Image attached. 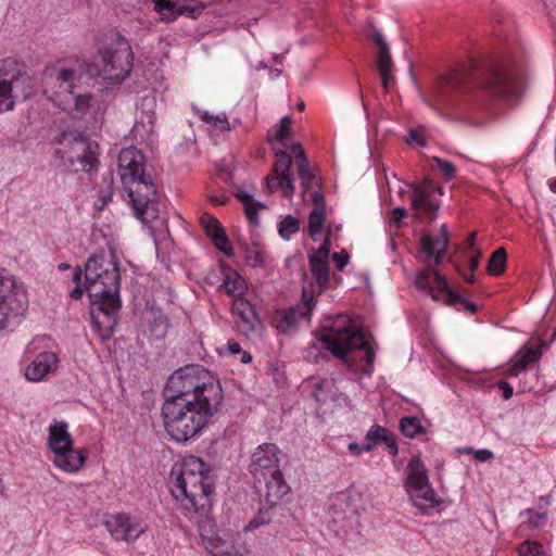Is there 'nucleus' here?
Masks as SVG:
<instances>
[{
    "instance_id": "a19ab883",
    "label": "nucleus",
    "mask_w": 556,
    "mask_h": 556,
    "mask_svg": "<svg viewBox=\"0 0 556 556\" xmlns=\"http://www.w3.org/2000/svg\"><path fill=\"white\" fill-rule=\"evenodd\" d=\"M300 229L299 219L288 215L278 225V232L281 238L289 240L290 237L296 233Z\"/></svg>"
},
{
    "instance_id": "f704fd0d",
    "label": "nucleus",
    "mask_w": 556,
    "mask_h": 556,
    "mask_svg": "<svg viewBox=\"0 0 556 556\" xmlns=\"http://www.w3.org/2000/svg\"><path fill=\"white\" fill-rule=\"evenodd\" d=\"M237 198L241 201L249 222L256 225L258 223V211L264 208L265 205L245 191H239Z\"/></svg>"
},
{
    "instance_id": "ddd939ff",
    "label": "nucleus",
    "mask_w": 556,
    "mask_h": 556,
    "mask_svg": "<svg viewBox=\"0 0 556 556\" xmlns=\"http://www.w3.org/2000/svg\"><path fill=\"white\" fill-rule=\"evenodd\" d=\"M62 157L71 164L78 163L86 173H92L98 169L100 147L97 141L86 136H77L68 142V149L61 151Z\"/></svg>"
},
{
    "instance_id": "f3484780",
    "label": "nucleus",
    "mask_w": 556,
    "mask_h": 556,
    "mask_svg": "<svg viewBox=\"0 0 556 556\" xmlns=\"http://www.w3.org/2000/svg\"><path fill=\"white\" fill-rule=\"evenodd\" d=\"M275 155L276 162L271 174L266 178L267 188L271 192L280 189L286 198H290L295 190L290 174L292 165L291 156L282 149H277Z\"/></svg>"
},
{
    "instance_id": "69168bd1",
    "label": "nucleus",
    "mask_w": 556,
    "mask_h": 556,
    "mask_svg": "<svg viewBox=\"0 0 556 556\" xmlns=\"http://www.w3.org/2000/svg\"><path fill=\"white\" fill-rule=\"evenodd\" d=\"M258 525L257 523H254V521H251L245 528H244V531H251L255 528H257Z\"/></svg>"
},
{
    "instance_id": "2f4dec72",
    "label": "nucleus",
    "mask_w": 556,
    "mask_h": 556,
    "mask_svg": "<svg viewBox=\"0 0 556 556\" xmlns=\"http://www.w3.org/2000/svg\"><path fill=\"white\" fill-rule=\"evenodd\" d=\"M342 396L333 378H323L315 383L314 397L319 403L339 402Z\"/></svg>"
},
{
    "instance_id": "37998d69",
    "label": "nucleus",
    "mask_w": 556,
    "mask_h": 556,
    "mask_svg": "<svg viewBox=\"0 0 556 556\" xmlns=\"http://www.w3.org/2000/svg\"><path fill=\"white\" fill-rule=\"evenodd\" d=\"M349 500L350 496L344 492L334 494L330 498V510H332L334 515L345 513L350 507Z\"/></svg>"
},
{
    "instance_id": "9b49d317",
    "label": "nucleus",
    "mask_w": 556,
    "mask_h": 556,
    "mask_svg": "<svg viewBox=\"0 0 556 556\" xmlns=\"http://www.w3.org/2000/svg\"><path fill=\"white\" fill-rule=\"evenodd\" d=\"M406 488L414 506L421 510L433 508L440 504L419 457H413L409 460Z\"/></svg>"
},
{
    "instance_id": "4468645a",
    "label": "nucleus",
    "mask_w": 556,
    "mask_h": 556,
    "mask_svg": "<svg viewBox=\"0 0 556 556\" xmlns=\"http://www.w3.org/2000/svg\"><path fill=\"white\" fill-rule=\"evenodd\" d=\"M441 194V188L431 180H424L416 186L412 193V206L416 217L422 222L433 220L440 210Z\"/></svg>"
},
{
    "instance_id": "774afa93",
    "label": "nucleus",
    "mask_w": 556,
    "mask_h": 556,
    "mask_svg": "<svg viewBox=\"0 0 556 556\" xmlns=\"http://www.w3.org/2000/svg\"><path fill=\"white\" fill-rule=\"evenodd\" d=\"M465 279H466L468 282H473V281H475V275H473V273H471L469 276H465Z\"/></svg>"
},
{
    "instance_id": "680f3d73",
    "label": "nucleus",
    "mask_w": 556,
    "mask_h": 556,
    "mask_svg": "<svg viewBox=\"0 0 556 556\" xmlns=\"http://www.w3.org/2000/svg\"><path fill=\"white\" fill-rule=\"evenodd\" d=\"M476 232H471L469 233L467 240H466V249L469 250L470 252L473 251V245H475V242H476Z\"/></svg>"
},
{
    "instance_id": "f257e3e1",
    "label": "nucleus",
    "mask_w": 556,
    "mask_h": 556,
    "mask_svg": "<svg viewBox=\"0 0 556 556\" xmlns=\"http://www.w3.org/2000/svg\"><path fill=\"white\" fill-rule=\"evenodd\" d=\"M102 71L80 59L59 60L46 66L42 73L43 94L74 118L85 117L94 108L86 89L93 86L100 73L110 84H121L132 67L131 48L121 40L102 52Z\"/></svg>"
},
{
    "instance_id": "393cba45",
    "label": "nucleus",
    "mask_w": 556,
    "mask_h": 556,
    "mask_svg": "<svg viewBox=\"0 0 556 556\" xmlns=\"http://www.w3.org/2000/svg\"><path fill=\"white\" fill-rule=\"evenodd\" d=\"M200 224L217 250L222 251L226 255L232 254V248L227 235L216 217L208 213H202L200 216Z\"/></svg>"
},
{
    "instance_id": "c85d7f7f",
    "label": "nucleus",
    "mask_w": 556,
    "mask_h": 556,
    "mask_svg": "<svg viewBox=\"0 0 556 556\" xmlns=\"http://www.w3.org/2000/svg\"><path fill=\"white\" fill-rule=\"evenodd\" d=\"M303 317L305 315L301 307L278 309L273 316V324L280 332L286 333L291 331Z\"/></svg>"
},
{
    "instance_id": "f03ea898",
    "label": "nucleus",
    "mask_w": 556,
    "mask_h": 556,
    "mask_svg": "<svg viewBox=\"0 0 556 556\" xmlns=\"http://www.w3.org/2000/svg\"><path fill=\"white\" fill-rule=\"evenodd\" d=\"M162 405L164 428L176 442L198 438L219 410L224 393L210 370L190 365L168 378Z\"/></svg>"
},
{
    "instance_id": "20e7f679",
    "label": "nucleus",
    "mask_w": 556,
    "mask_h": 556,
    "mask_svg": "<svg viewBox=\"0 0 556 556\" xmlns=\"http://www.w3.org/2000/svg\"><path fill=\"white\" fill-rule=\"evenodd\" d=\"M168 484L173 497L190 519L208 516L214 481L208 466L201 458L191 455L175 463Z\"/></svg>"
},
{
    "instance_id": "e2e57ef3",
    "label": "nucleus",
    "mask_w": 556,
    "mask_h": 556,
    "mask_svg": "<svg viewBox=\"0 0 556 556\" xmlns=\"http://www.w3.org/2000/svg\"><path fill=\"white\" fill-rule=\"evenodd\" d=\"M71 296L76 300L80 299L83 296V289L79 287L74 288L71 292Z\"/></svg>"
},
{
    "instance_id": "bb28decb",
    "label": "nucleus",
    "mask_w": 556,
    "mask_h": 556,
    "mask_svg": "<svg viewBox=\"0 0 556 556\" xmlns=\"http://www.w3.org/2000/svg\"><path fill=\"white\" fill-rule=\"evenodd\" d=\"M291 124L292 119L289 115L281 118L280 123L271 127L268 130L267 139L273 149H290L292 152V146L295 143L291 142Z\"/></svg>"
},
{
    "instance_id": "49530a36",
    "label": "nucleus",
    "mask_w": 556,
    "mask_h": 556,
    "mask_svg": "<svg viewBox=\"0 0 556 556\" xmlns=\"http://www.w3.org/2000/svg\"><path fill=\"white\" fill-rule=\"evenodd\" d=\"M383 59H384V91H386L389 88V86L393 84L391 55H390L389 48L386 42H384Z\"/></svg>"
},
{
    "instance_id": "a878e982",
    "label": "nucleus",
    "mask_w": 556,
    "mask_h": 556,
    "mask_svg": "<svg viewBox=\"0 0 556 556\" xmlns=\"http://www.w3.org/2000/svg\"><path fill=\"white\" fill-rule=\"evenodd\" d=\"M421 249L430 256H434L435 265L441 264L442 257L448 244V231L446 225H442L438 236L424 235L420 239Z\"/></svg>"
},
{
    "instance_id": "2eb2a0df",
    "label": "nucleus",
    "mask_w": 556,
    "mask_h": 556,
    "mask_svg": "<svg viewBox=\"0 0 556 556\" xmlns=\"http://www.w3.org/2000/svg\"><path fill=\"white\" fill-rule=\"evenodd\" d=\"M104 525L115 541L126 543L136 542L148 528L141 519L124 513L109 516Z\"/></svg>"
},
{
    "instance_id": "13d9d810",
    "label": "nucleus",
    "mask_w": 556,
    "mask_h": 556,
    "mask_svg": "<svg viewBox=\"0 0 556 556\" xmlns=\"http://www.w3.org/2000/svg\"><path fill=\"white\" fill-rule=\"evenodd\" d=\"M227 349L231 355H237L242 352L241 345L235 340L228 341Z\"/></svg>"
},
{
    "instance_id": "b1692460",
    "label": "nucleus",
    "mask_w": 556,
    "mask_h": 556,
    "mask_svg": "<svg viewBox=\"0 0 556 556\" xmlns=\"http://www.w3.org/2000/svg\"><path fill=\"white\" fill-rule=\"evenodd\" d=\"M219 268L223 276L219 290L225 292L232 301L244 298L249 290L247 279L225 264H222Z\"/></svg>"
},
{
    "instance_id": "4be33fe9",
    "label": "nucleus",
    "mask_w": 556,
    "mask_h": 556,
    "mask_svg": "<svg viewBox=\"0 0 556 556\" xmlns=\"http://www.w3.org/2000/svg\"><path fill=\"white\" fill-rule=\"evenodd\" d=\"M545 343L541 339L528 341L516 353L513 358V364L508 369L511 377H517L519 374L526 371L530 364L538 362L542 355L543 346Z\"/></svg>"
},
{
    "instance_id": "3c124183",
    "label": "nucleus",
    "mask_w": 556,
    "mask_h": 556,
    "mask_svg": "<svg viewBox=\"0 0 556 556\" xmlns=\"http://www.w3.org/2000/svg\"><path fill=\"white\" fill-rule=\"evenodd\" d=\"M248 260L252 263L253 266H263L265 263V256L263 252L257 249L249 251Z\"/></svg>"
},
{
    "instance_id": "473e14b6",
    "label": "nucleus",
    "mask_w": 556,
    "mask_h": 556,
    "mask_svg": "<svg viewBox=\"0 0 556 556\" xmlns=\"http://www.w3.org/2000/svg\"><path fill=\"white\" fill-rule=\"evenodd\" d=\"M155 106H156V102L153 97H146L142 99L141 111H140L138 121L136 122V125H135V131L138 132L139 128L141 126L143 128H146L147 134L153 131V126H154L155 118H156Z\"/></svg>"
},
{
    "instance_id": "dca6fc26",
    "label": "nucleus",
    "mask_w": 556,
    "mask_h": 556,
    "mask_svg": "<svg viewBox=\"0 0 556 556\" xmlns=\"http://www.w3.org/2000/svg\"><path fill=\"white\" fill-rule=\"evenodd\" d=\"M279 448L274 443L258 445L252 454L250 471L254 479L262 482L268 475L277 473L280 470Z\"/></svg>"
},
{
    "instance_id": "052dcab7",
    "label": "nucleus",
    "mask_w": 556,
    "mask_h": 556,
    "mask_svg": "<svg viewBox=\"0 0 556 556\" xmlns=\"http://www.w3.org/2000/svg\"><path fill=\"white\" fill-rule=\"evenodd\" d=\"M210 201L214 205H224V204H226L229 201V197H227L225 194L211 195L210 197Z\"/></svg>"
},
{
    "instance_id": "0eeeda50",
    "label": "nucleus",
    "mask_w": 556,
    "mask_h": 556,
    "mask_svg": "<svg viewBox=\"0 0 556 556\" xmlns=\"http://www.w3.org/2000/svg\"><path fill=\"white\" fill-rule=\"evenodd\" d=\"M47 448L49 459L55 468L66 473H77L86 464L83 448L74 447L68 426L63 420H53L48 427Z\"/></svg>"
},
{
    "instance_id": "5fc2aeb1",
    "label": "nucleus",
    "mask_w": 556,
    "mask_h": 556,
    "mask_svg": "<svg viewBox=\"0 0 556 556\" xmlns=\"http://www.w3.org/2000/svg\"><path fill=\"white\" fill-rule=\"evenodd\" d=\"M493 452L490 450H478L475 452V458L479 462H488L493 458Z\"/></svg>"
},
{
    "instance_id": "9d476101",
    "label": "nucleus",
    "mask_w": 556,
    "mask_h": 556,
    "mask_svg": "<svg viewBox=\"0 0 556 556\" xmlns=\"http://www.w3.org/2000/svg\"><path fill=\"white\" fill-rule=\"evenodd\" d=\"M27 306L26 291L17 285L13 276L0 269V328L4 329L16 323Z\"/></svg>"
},
{
    "instance_id": "09e8293b",
    "label": "nucleus",
    "mask_w": 556,
    "mask_h": 556,
    "mask_svg": "<svg viewBox=\"0 0 556 556\" xmlns=\"http://www.w3.org/2000/svg\"><path fill=\"white\" fill-rule=\"evenodd\" d=\"M350 260L349 253L345 250L341 252H336L332 254V261L334 262L337 269L339 271L343 270V268L348 265Z\"/></svg>"
},
{
    "instance_id": "a18cd8bd",
    "label": "nucleus",
    "mask_w": 556,
    "mask_h": 556,
    "mask_svg": "<svg viewBox=\"0 0 556 556\" xmlns=\"http://www.w3.org/2000/svg\"><path fill=\"white\" fill-rule=\"evenodd\" d=\"M426 130L424 127L412 128L408 131L407 143L416 144L418 147H426L427 142L425 139Z\"/></svg>"
},
{
    "instance_id": "6e6552de",
    "label": "nucleus",
    "mask_w": 556,
    "mask_h": 556,
    "mask_svg": "<svg viewBox=\"0 0 556 556\" xmlns=\"http://www.w3.org/2000/svg\"><path fill=\"white\" fill-rule=\"evenodd\" d=\"M34 79L13 59L0 61V114L12 111L18 99L34 93Z\"/></svg>"
},
{
    "instance_id": "c03bdc74",
    "label": "nucleus",
    "mask_w": 556,
    "mask_h": 556,
    "mask_svg": "<svg viewBox=\"0 0 556 556\" xmlns=\"http://www.w3.org/2000/svg\"><path fill=\"white\" fill-rule=\"evenodd\" d=\"M316 292L318 293L316 286L315 287L304 286V288H303V293H302L303 307H301V308L304 312L305 316H308V314L311 313L313 300H314Z\"/></svg>"
},
{
    "instance_id": "72a5a7b5",
    "label": "nucleus",
    "mask_w": 556,
    "mask_h": 556,
    "mask_svg": "<svg viewBox=\"0 0 556 556\" xmlns=\"http://www.w3.org/2000/svg\"><path fill=\"white\" fill-rule=\"evenodd\" d=\"M382 442V428L380 426L371 427L366 434V443L358 444L352 442L348 445L349 451L353 455H359L362 452H369L374 446Z\"/></svg>"
},
{
    "instance_id": "5701e85b",
    "label": "nucleus",
    "mask_w": 556,
    "mask_h": 556,
    "mask_svg": "<svg viewBox=\"0 0 556 556\" xmlns=\"http://www.w3.org/2000/svg\"><path fill=\"white\" fill-rule=\"evenodd\" d=\"M201 544L204 549L213 556H244L250 553V548L247 544L240 546L229 544L214 533L208 535L201 532Z\"/></svg>"
},
{
    "instance_id": "cd10ccee",
    "label": "nucleus",
    "mask_w": 556,
    "mask_h": 556,
    "mask_svg": "<svg viewBox=\"0 0 556 556\" xmlns=\"http://www.w3.org/2000/svg\"><path fill=\"white\" fill-rule=\"evenodd\" d=\"M314 208L308 215V236L316 240L324 228L326 211H325V201L324 195L321 193H314L313 202Z\"/></svg>"
},
{
    "instance_id": "4c0bfd02",
    "label": "nucleus",
    "mask_w": 556,
    "mask_h": 556,
    "mask_svg": "<svg viewBox=\"0 0 556 556\" xmlns=\"http://www.w3.org/2000/svg\"><path fill=\"white\" fill-rule=\"evenodd\" d=\"M507 254L504 248H498L490 257L488 273L492 276H500L506 265Z\"/></svg>"
},
{
    "instance_id": "ea45409f",
    "label": "nucleus",
    "mask_w": 556,
    "mask_h": 556,
    "mask_svg": "<svg viewBox=\"0 0 556 556\" xmlns=\"http://www.w3.org/2000/svg\"><path fill=\"white\" fill-rule=\"evenodd\" d=\"M366 36L367 38L371 39L378 48L376 55V70L382 77V36L380 31L374 27L372 24L368 25L366 29Z\"/></svg>"
},
{
    "instance_id": "f8f14e48",
    "label": "nucleus",
    "mask_w": 556,
    "mask_h": 556,
    "mask_svg": "<svg viewBox=\"0 0 556 556\" xmlns=\"http://www.w3.org/2000/svg\"><path fill=\"white\" fill-rule=\"evenodd\" d=\"M415 286L434 300L443 299L448 305L464 304L470 312L477 309L476 304L467 303L462 294L452 290L445 278L435 269L419 271L415 278Z\"/></svg>"
},
{
    "instance_id": "58836bf2",
    "label": "nucleus",
    "mask_w": 556,
    "mask_h": 556,
    "mask_svg": "<svg viewBox=\"0 0 556 556\" xmlns=\"http://www.w3.org/2000/svg\"><path fill=\"white\" fill-rule=\"evenodd\" d=\"M400 429L407 438H415L419 433H424L425 429L418 417H403L400 421Z\"/></svg>"
},
{
    "instance_id": "1a4fd4ad",
    "label": "nucleus",
    "mask_w": 556,
    "mask_h": 556,
    "mask_svg": "<svg viewBox=\"0 0 556 556\" xmlns=\"http://www.w3.org/2000/svg\"><path fill=\"white\" fill-rule=\"evenodd\" d=\"M483 86L497 96L518 99L526 88L525 72L511 61L495 62L484 71Z\"/></svg>"
},
{
    "instance_id": "7c9ffc66",
    "label": "nucleus",
    "mask_w": 556,
    "mask_h": 556,
    "mask_svg": "<svg viewBox=\"0 0 556 556\" xmlns=\"http://www.w3.org/2000/svg\"><path fill=\"white\" fill-rule=\"evenodd\" d=\"M466 68L453 70L445 78H442L434 89L435 97L440 99L448 90H460L468 79Z\"/></svg>"
},
{
    "instance_id": "603ef678",
    "label": "nucleus",
    "mask_w": 556,
    "mask_h": 556,
    "mask_svg": "<svg viewBox=\"0 0 556 556\" xmlns=\"http://www.w3.org/2000/svg\"><path fill=\"white\" fill-rule=\"evenodd\" d=\"M384 448L389 451L390 454H397V445L393 434L384 429Z\"/></svg>"
},
{
    "instance_id": "79ce46f5",
    "label": "nucleus",
    "mask_w": 556,
    "mask_h": 556,
    "mask_svg": "<svg viewBox=\"0 0 556 556\" xmlns=\"http://www.w3.org/2000/svg\"><path fill=\"white\" fill-rule=\"evenodd\" d=\"M520 556H548L543 546L538 542L525 541L518 547Z\"/></svg>"
},
{
    "instance_id": "de8ad7c7",
    "label": "nucleus",
    "mask_w": 556,
    "mask_h": 556,
    "mask_svg": "<svg viewBox=\"0 0 556 556\" xmlns=\"http://www.w3.org/2000/svg\"><path fill=\"white\" fill-rule=\"evenodd\" d=\"M435 162L438 164L439 170L446 179H451L454 177L455 166L451 162L443 161L441 159H435Z\"/></svg>"
},
{
    "instance_id": "412c9836",
    "label": "nucleus",
    "mask_w": 556,
    "mask_h": 556,
    "mask_svg": "<svg viewBox=\"0 0 556 556\" xmlns=\"http://www.w3.org/2000/svg\"><path fill=\"white\" fill-rule=\"evenodd\" d=\"M292 153H294V156L298 159V172L303 188V199L304 201L313 202L314 193H321L319 179L311 170L308 161L301 144L292 146Z\"/></svg>"
},
{
    "instance_id": "7ed1b4c3",
    "label": "nucleus",
    "mask_w": 556,
    "mask_h": 556,
    "mask_svg": "<svg viewBox=\"0 0 556 556\" xmlns=\"http://www.w3.org/2000/svg\"><path fill=\"white\" fill-rule=\"evenodd\" d=\"M119 267L113 252L92 255L85 265L86 291L91 301L92 330L101 340L113 333L119 309Z\"/></svg>"
},
{
    "instance_id": "338daca9",
    "label": "nucleus",
    "mask_w": 556,
    "mask_h": 556,
    "mask_svg": "<svg viewBox=\"0 0 556 556\" xmlns=\"http://www.w3.org/2000/svg\"><path fill=\"white\" fill-rule=\"evenodd\" d=\"M549 188L552 191L556 192V178L549 180Z\"/></svg>"
},
{
    "instance_id": "39448f33",
    "label": "nucleus",
    "mask_w": 556,
    "mask_h": 556,
    "mask_svg": "<svg viewBox=\"0 0 556 556\" xmlns=\"http://www.w3.org/2000/svg\"><path fill=\"white\" fill-rule=\"evenodd\" d=\"M319 340L349 368L369 374L375 353L358 325L348 315L339 314L323 321Z\"/></svg>"
},
{
    "instance_id": "aec40b11",
    "label": "nucleus",
    "mask_w": 556,
    "mask_h": 556,
    "mask_svg": "<svg viewBox=\"0 0 556 556\" xmlns=\"http://www.w3.org/2000/svg\"><path fill=\"white\" fill-rule=\"evenodd\" d=\"M231 314L238 329L245 336H250L261 327V321L254 307L245 296L232 301Z\"/></svg>"
},
{
    "instance_id": "bf43d9fd",
    "label": "nucleus",
    "mask_w": 556,
    "mask_h": 556,
    "mask_svg": "<svg viewBox=\"0 0 556 556\" xmlns=\"http://www.w3.org/2000/svg\"><path fill=\"white\" fill-rule=\"evenodd\" d=\"M481 252L477 251L476 254H473V251L471 252L470 260H469V267L471 271L476 270L479 266Z\"/></svg>"
},
{
    "instance_id": "6e6d98bb",
    "label": "nucleus",
    "mask_w": 556,
    "mask_h": 556,
    "mask_svg": "<svg viewBox=\"0 0 556 556\" xmlns=\"http://www.w3.org/2000/svg\"><path fill=\"white\" fill-rule=\"evenodd\" d=\"M406 217V210L402 206L395 207L392 212V219L399 226L401 225V222L403 218Z\"/></svg>"
},
{
    "instance_id": "c756f323",
    "label": "nucleus",
    "mask_w": 556,
    "mask_h": 556,
    "mask_svg": "<svg viewBox=\"0 0 556 556\" xmlns=\"http://www.w3.org/2000/svg\"><path fill=\"white\" fill-rule=\"evenodd\" d=\"M266 485V500L270 504H275L277 501L287 495L290 491L289 485L285 481L281 470L277 473L268 475L267 479H262Z\"/></svg>"
},
{
    "instance_id": "a211bd4d",
    "label": "nucleus",
    "mask_w": 556,
    "mask_h": 556,
    "mask_svg": "<svg viewBox=\"0 0 556 556\" xmlns=\"http://www.w3.org/2000/svg\"><path fill=\"white\" fill-rule=\"evenodd\" d=\"M60 357L53 351L38 353L24 368V377L29 382H41L58 371Z\"/></svg>"
},
{
    "instance_id": "8fccbe9b",
    "label": "nucleus",
    "mask_w": 556,
    "mask_h": 556,
    "mask_svg": "<svg viewBox=\"0 0 556 556\" xmlns=\"http://www.w3.org/2000/svg\"><path fill=\"white\" fill-rule=\"evenodd\" d=\"M393 177L394 181L390 182L387 175L384 174V182L388 185L390 193L396 192L399 195H401L405 191V184L397 179L395 174Z\"/></svg>"
},
{
    "instance_id": "864d4df0",
    "label": "nucleus",
    "mask_w": 556,
    "mask_h": 556,
    "mask_svg": "<svg viewBox=\"0 0 556 556\" xmlns=\"http://www.w3.org/2000/svg\"><path fill=\"white\" fill-rule=\"evenodd\" d=\"M203 9H204L203 5H197V7H192V5H189V4L178 5L179 16L180 15L193 16V15L200 13Z\"/></svg>"
},
{
    "instance_id": "6ab92c4d",
    "label": "nucleus",
    "mask_w": 556,
    "mask_h": 556,
    "mask_svg": "<svg viewBox=\"0 0 556 556\" xmlns=\"http://www.w3.org/2000/svg\"><path fill=\"white\" fill-rule=\"evenodd\" d=\"M329 252L330 239L326 237L321 247L308 255L311 274L315 280L318 293H321L329 282Z\"/></svg>"
},
{
    "instance_id": "423d86ee",
    "label": "nucleus",
    "mask_w": 556,
    "mask_h": 556,
    "mask_svg": "<svg viewBox=\"0 0 556 556\" xmlns=\"http://www.w3.org/2000/svg\"><path fill=\"white\" fill-rule=\"evenodd\" d=\"M146 159L135 147L123 149L118 154V175L137 217L148 222L156 217L154 185L144 174Z\"/></svg>"
},
{
    "instance_id": "c9c22d12",
    "label": "nucleus",
    "mask_w": 556,
    "mask_h": 556,
    "mask_svg": "<svg viewBox=\"0 0 556 556\" xmlns=\"http://www.w3.org/2000/svg\"><path fill=\"white\" fill-rule=\"evenodd\" d=\"M197 114L201 121L208 124L217 131H229L232 128L226 114L224 113L213 115L207 111L197 110Z\"/></svg>"
},
{
    "instance_id": "0e129e2a",
    "label": "nucleus",
    "mask_w": 556,
    "mask_h": 556,
    "mask_svg": "<svg viewBox=\"0 0 556 556\" xmlns=\"http://www.w3.org/2000/svg\"><path fill=\"white\" fill-rule=\"evenodd\" d=\"M252 361V356L248 352H242L241 362L248 364Z\"/></svg>"
},
{
    "instance_id": "e433bc0d",
    "label": "nucleus",
    "mask_w": 556,
    "mask_h": 556,
    "mask_svg": "<svg viewBox=\"0 0 556 556\" xmlns=\"http://www.w3.org/2000/svg\"><path fill=\"white\" fill-rule=\"evenodd\" d=\"M154 11L160 14L161 21L170 23L178 18V5L172 0H152Z\"/></svg>"
},
{
    "instance_id": "4d7b16f0",
    "label": "nucleus",
    "mask_w": 556,
    "mask_h": 556,
    "mask_svg": "<svg viewBox=\"0 0 556 556\" xmlns=\"http://www.w3.org/2000/svg\"><path fill=\"white\" fill-rule=\"evenodd\" d=\"M498 388L503 391L505 400H509L513 396V388L506 381H500Z\"/></svg>"
}]
</instances>
